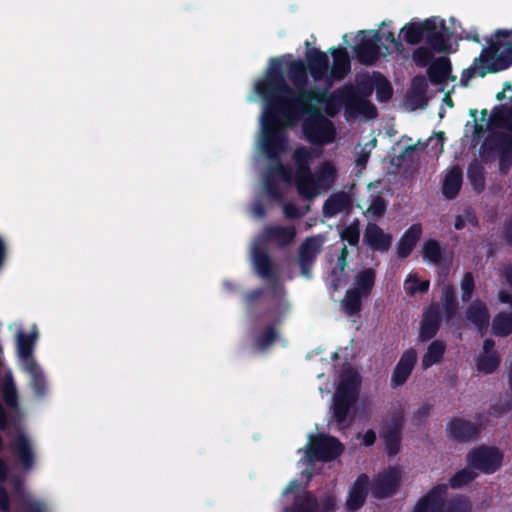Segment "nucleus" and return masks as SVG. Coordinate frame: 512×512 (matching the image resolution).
<instances>
[{
	"label": "nucleus",
	"instance_id": "f257e3e1",
	"mask_svg": "<svg viewBox=\"0 0 512 512\" xmlns=\"http://www.w3.org/2000/svg\"><path fill=\"white\" fill-rule=\"evenodd\" d=\"M308 69L301 59L292 60L287 63V75L293 84L291 87L282 71V60L272 58L270 67L265 76L255 84L256 93L262 98L263 102H270L284 108L285 114L290 118L298 106L295 103V93L309 91Z\"/></svg>",
	"mask_w": 512,
	"mask_h": 512
},
{
	"label": "nucleus",
	"instance_id": "f03ea898",
	"mask_svg": "<svg viewBox=\"0 0 512 512\" xmlns=\"http://www.w3.org/2000/svg\"><path fill=\"white\" fill-rule=\"evenodd\" d=\"M328 89L327 86L325 88L312 86L309 91L296 93L297 98L294 99V104H297L298 109L291 114L289 119L293 122L301 121L307 112L319 111L317 104H324L325 113L331 118L335 117L342 107L345 108L347 116V109L351 106L353 98L354 86L344 85L331 93L327 92Z\"/></svg>",
	"mask_w": 512,
	"mask_h": 512
},
{
	"label": "nucleus",
	"instance_id": "7ed1b4c3",
	"mask_svg": "<svg viewBox=\"0 0 512 512\" xmlns=\"http://www.w3.org/2000/svg\"><path fill=\"white\" fill-rule=\"evenodd\" d=\"M296 124L298 122H293L286 116L284 108L270 102H264L260 146L271 162L279 161L281 155L287 149L285 127Z\"/></svg>",
	"mask_w": 512,
	"mask_h": 512
},
{
	"label": "nucleus",
	"instance_id": "20e7f679",
	"mask_svg": "<svg viewBox=\"0 0 512 512\" xmlns=\"http://www.w3.org/2000/svg\"><path fill=\"white\" fill-rule=\"evenodd\" d=\"M488 46L483 48L481 62L486 63L479 72L480 77L487 73H497L512 66V30L498 29L487 39Z\"/></svg>",
	"mask_w": 512,
	"mask_h": 512
},
{
	"label": "nucleus",
	"instance_id": "39448f33",
	"mask_svg": "<svg viewBox=\"0 0 512 512\" xmlns=\"http://www.w3.org/2000/svg\"><path fill=\"white\" fill-rule=\"evenodd\" d=\"M302 124L305 138L314 145L332 143L336 136V129L331 120L320 111L307 112Z\"/></svg>",
	"mask_w": 512,
	"mask_h": 512
},
{
	"label": "nucleus",
	"instance_id": "423d86ee",
	"mask_svg": "<svg viewBox=\"0 0 512 512\" xmlns=\"http://www.w3.org/2000/svg\"><path fill=\"white\" fill-rule=\"evenodd\" d=\"M343 451L344 445L336 437L319 433L310 436L306 456L311 461L328 462L335 460Z\"/></svg>",
	"mask_w": 512,
	"mask_h": 512
},
{
	"label": "nucleus",
	"instance_id": "0eeeda50",
	"mask_svg": "<svg viewBox=\"0 0 512 512\" xmlns=\"http://www.w3.org/2000/svg\"><path fill=\"white\" fill-rule=\"evenodd\" d=\"M503 457V453L497 447L482 445L468 452L466 462L474 470L483 474H493L500 469Z\"/></svg>",
	"mask_w": 512,
	"mask_h": 512
},
{
	"label": "nucleus",
	"instance_id": "6e6552de",
	"mask_svg": "<svg viewBox=\"0 0 512 512\" xmlns=\"http://www.w3.org/2000/svg\"><path fill=\"white\" fill-rule=\"evenodd\" d=\"M403 424L404 413L398 410L393 412L389 422L380 431L386 453L390 457L396 456L401 450Z\"/></svg>",
	"mask_w": 512,
	"mask_h": 512
},
{
	"label": "nucleus",
	"instance_id": "1a4fd4ad",
	"mask_svg": "<svg viewBox=\"0 0 512 512\" xmlns=\"http://www.w3.org/2000/svg\"><path fill=\"white\" fill-rule=\"evenodd\" d=\"M322 248L323 240L319 235L307 237L299 246L297 262L303 277L311 278L313 266Z\"/></svg>",
	"mask_w": 512,
	"mask_h": 512
},
{
	"label": "nucleus",
	"instance_id": "9d476101",
	"mask_svg": "<svg viewBox=\"0 0 512 512\" xmlns=\"http://www.w3.org/2000/svg\"><path fill=\"white\" fill-rule=\"evenodd\" d=\"M401 482V473L395 467L379 473L372 481L371 493L376 499H386L394 495Z\"/></svg>",
	"mask_w": 512,
	"mask_h": 512
},
{
	"label": "nucleus",
	"instance_id": "9b49d317",
	"mask_svg": "<svg viewBox=\"0 0 512 512\" xmlns=\"http://www.w3.org/2000/svg\"><path fill=\"white\" fill-rule=\"evenodd\" d=\"M364 36L360 42L354 47L357 60L366 66L376 63L380 56V46L378 42L381 40V34L378 31H362Z\"/></svg>",
	"mask_w": 512,
	"mask_h": 512
},
{
	"label": "nucleus",
	"instance_id": "f8f14e48",
	"mask_svg": "<svg viewBox=\"0 0 512 512\" xmlns=\"http://www.w3.org/2000/svg\"><path fill=\"white\" fill-rule=\"evenodd\" d=\"M480 432L479 425L460 417H452L446 425L447 437L457 443L474 441Z\"/></svg>",
	"mask_w": 512,
	"mask_h": 512
},
{
	"label": "nucleus",
	"instance_id": "ddd939ff",
	"mask_svg": "<svg viewBox=\"0 0 512 512\" xmlns=\"http://www.w3.org/2000/svg\"><path fill=\"white\" fill-rule=\"evenodd\" d=\"M251 258L257 275L275 287L278 283V272L268 252L260 245L255 244L251 250Z\"/></svg>",
	"mask_w": 512,
	"mask_h": 512
},
{
	"label": "nucleus",
	"instance_id": "4468645a",
	"mask_svg": "<svg viewBox=\"0 0 512 512\" xmlns=\"http://www.w3.org/2000/svg\"><path fill=\"white\" fill-rule=\"evenodd\" d=\"M483 146H488L491 150L500 153V169L504 170L505 166L509 168L512 165V130L507 132H494L488 135Z\"/></svg>",
	"mask_w": 512,
	"mask_h": 512
},
{
	"label": "nucleus",
	"instance_id": "2eb2a0df",
	"mask_svg": "<svg viewBox=\"0 0 512 512\" xmlns=\"http://www.w3.org/2000/svg\"><path fill=\"white\" fill-rule=\"evenodd\" d=\"M328 53L333 58V64L329 66L326 85L331 88L334 81H342L351 72V60L348 51L343 47H331Z\"/></svg>",
	"mask_w": 512,
	"mask_h": 512
},
{
	"label": "nucleus",
	"instance_id": "dca6fc26",
	"mask_svg": "<svg viewBox=\"0 0 512 512\" xmlns=\"http://www.w3.org/2000/svg\"><path fill=\"white\" fill-rule=\"evenodd\" d=\"M370 478L361 473L350 485L347 493L345 509L347 512H356L363 507L369 494Z\"/></svg>",
	"mask_w": 512,
	"mask_h": 512
},
{
	"label": "nucleus",
	"instance_id": "f3484780",
	"mask_svg": "<svg viewBox=\"0 0 512 512\" xmlns=\"http://www.w3.org/2000/svg\"><path fill=\"white\" fill-rule=\"evenodd\" d=\"M416 363L417 351L414 348L405 350L392 371L390 386L393 389L403 386L409 379Z\"/></svg>",
	"mask_w": 512,
	"mask_h": 512
},
{
	"label": "nucleus",
	"instance_id": "a211bd4d",
	"mask_svg": "<svg viewBox=\"0 0 512 512\" xmlns=\"http://www.w3.org/2000/svg\"><path fill=\"white\" fill-rule=\"evenodd\" d=\"M305 44L307 46L306 67L308 72L314 81H326L327 76L329 75V57L327 53L317 48H310V43L308 41Z\"/></svg>",
	"mask_w": 512,
	"mask_h": 512
},
{
	"label": "nucleus",
	"instance_id": "6ab92c4d",
	"mask_svg": "<svg viewBox=\"0 0 512 512\" xmlns=\"http://www.w3.org/2000/svg\"><path fill=\"white\" fill-rule=\"evenodd\" d=\"M448 485L437 484L418 499L412 512H442Z\"/></svg>",
	"mask_w": 512,
	"mask_h": 512
},
{
	"label": "nucleus",
	"instance_id": "aec40b11",
	"mask_svg": "<svg viewBox=\"0 0 512 512\" xmlns=\"http://www.w3.org/2000/svg\"><path fill=\"white\" fill-rule=\"evenodd\" d=\"M441 326V314L438 305H430L423 312L418 340L428 342L438 333Z\"/></svg>",
	"mask_w": 512,
	"mask_h": 512
},
{
	"label": "nucleus",
	"instance_id": "412c9836",
	"mask_svg": "<svg viewBox=\"0 0 512 512\" xmlns=\"http://www.w3.org/2000/svg\"><path fill=\"white\" fill-rule=\"evenodd\" d=\"M363 242L373 251L387 252L392 244V236L385 233L376 223H368L364 231Z\"/></svg>",
	"mask_w": 512,
	"mask_h": 512
},
{
	"label": "nucleus",
	"instance_id": "4be33fe9",
	"mask_svg": "<svg viewBox=\"0 0 512 512\" xmlns=\"http://www.w3.org/2000/svg\"><path fill=\"white\" fill-rule=\"evenodd\" d=\"M434 29V20L426 19L424 21H411L405 24L400 32L409 45H417L425 39L427 32Z\"/></svg>",
	"mask_w": 512,
	"mask_h": 512
},
{
	"label": "nucleus",
	"instance_id": "5701e85b",
	"mask_svg": "<svg viewBox=\"0 0 512 512\" xmlns=\"http://www.w3.org/2000/svg\"><path fill=\"white\" fill-rule=\"evenodd\" d=\"M296 237L294 226L267 225L262 232V239L266 242H276L279 246H288Z\"/></svg>",
	"mask_w": 512,
	"mask_h": 512
},
{
	"label": "nucleus",
	"instance_id": "b1692460",
	"mask_svg": "<svg viewBox=\"0 0 512 512\" xmlns=\"http://www.w3.org/2000/svg\"><path fill=\"white\" fill-rule=\"evenodd\" d=\"M357 400L334 394L331 406L333 418L339 428H347L353 418H349L350 411Z\"/></svg>",
	"mask_w": 512,
	"mask_h": 512
},
{
	"label": "nucleus",
	"instance_id": "393cba45",
	"mask_svg": "<svg viewBox=\"0 0 512 512\" xmlns=\"http://www.w3.org/2000/svg\"><path fill=\"white\" fill-rule=\"evenodd\" d=\"M11 448L20 464L25 470L34 465V454L30 439L24 434H18L11 444Z\"/></svg>",
	"mask_w": 512,
	"mask_h": 512
},
{
	"label": "nucleus",
	"instance_id": "a878e982",
	"mask_svg": "<svg viewBox=\"0 0 512 512\" xmlns=\"http://www.w3.org/2000/svg\"><path fill=\"white\" fill-rule=\"evenodd\" d=\"M422 234L420 224L411 225L400 237L397 243V255L401 259L407 258L416 247Z\"/></svg>",
	"mask_w": 512,
	"mask_h": 512
},
{
	"label": "nucleus",
	"instance_id": "bb28decb",
	"mask_svg": "<svg viewBox=\"0 0 512 512\" xmlns=\"http://www.w3.org/2000/svg\"><path fill=\"white\" fill-rule=\"evenodd\" d=\"M463 184V172L458 165L453 166L445 175L441 191L448 200L455 199L461 190Z\"/></svg>",
	"mask_w": 512,
	"mask_h": 512
},
{
	"label": "nucleus",
	"instance_id": "cd10ccee",
	"mask_svg": "<svg viewBox=\"0 0 512 512\" xmlns=\"http://www.w3.org/2000/svg\"><path fill=\"white\" fill-rule=\"evenodd\" d=\"M466 318L479 332L486 330L490 320L486 304L479 299L474 300L466 309Z\"/></svg>",
	"mask_w": 512,
	"mask_h": 512
},
{
	"label": "nucleus",
	"instance_id": "c85d7f7f",
	"mask_svg": "<svg viewBox=\"0 0 512 512\" xmlns=\"http://www.w3.org/2000/svg\"><path fill=\"white\" fill-rule=\"evenodd\" d=\"M360 383V377L356 372L351 370L346 371L341 377L335 394L357 400Z\"/></svg>",
	"mask_w": 512,
	"mask_h": 512
},
{
	"label": "nucleus",
	"instance_id": "c756f323",
	"mask_svg": "<svg viewBox=\"0 0 512 512\" xmlns=\"http://www.w3.org/2000/svg\"><path fill=\"white\" fill-rule=\"evenodd\" d=\"M351 205V199L347 193L340 191L331 194L323 204V214L326 217H333L348 209Z\"/></svg>",
	"mask_w": 512,
	"mask_h": 512
},
{
	"label": "nucleus",
	"instance_id": "7c9ffc66",
	"mask_svg": "<svg viewBox=\"0 0 512 512\" xmlns=\"http://www.w3.org/2000/svg\"><path fill=\"white\" fill-rule=\"evenodd\" d=\"M451 63L447 57L436 59L427 68V76L433 85L443 84L451 74Z\"/></svg>",
	"mask_w": 512,
	"mask_h": 512
},
{
	"label": "nucleus",
	"instance_id": "2f4dec72",
	"mask_svg": "<svg viewBox=\"0 0 512 512\" xmlns=\"http://www.w3.org/2000/svg\"><path fill=\"white\" fill-rule=\"evenodd\" d=\"M25 370L30 375V387L38 397H44L47 391L44 373L35 360L25 364Z\"/></svg>",
	"mask_w": 512,
	"mask_h": 512
},
{
	"label": "nucleus",
	"instance_id": "473e14b6",
	"mask_svg": "<svg viewBox=\"0 0 512 512\" xmlns=\"http://www.w3.org/2000/svg\"><path fill=\"white\" fill-rule=\"evenodd\" d=\"M359 114L364 115L368 119H373L377 116V108L367 99L356 95V91L354 90L351 106L347 109V119L355 118Z\"/></svg>",
	"mask_w": 512,
	"mask_h": 512
},
{
	"label": "nucleus",
	"instance_id": "72a5a7b5",
	"mask_svg": "<svg viewBox=\"0 0 512 512\" xmlns=\"http://www.w3.org/2000/svg\"><path fill=\"white\" fill-rule=\"evenodd\" d=\"M319 190H329L338 178L337 170L331 162H323L313 174Z\"/></svg>",
	"mask_w": 512,
	"mask_h": 512
},
{
	"label": "nucleus",
	"instance_id": "f704fd0d",
	"mask_svg": "<svg viewBox=\"0 0 512 512\" xmlns=\"http://www.w3.org/2000/svg\"><path fill=\"white\" fill-rule=\"evenodd\" d=\"M446 351V343L443 340L432 341L421 360V367L427 370L431 366L438 364L442 361Z\"/></svg>",
	"mask_w": 512,
	"mask_h": 512
},
{
	"label": "nucleus",
	"instance_id": "c9c22d12",
	"mask_svg": "<svg viewBox=\"0 0 512 512\" xmlns=\"http://www.w3.org/2000/svg\"><path fill=\"white\" fill-rule=\"evenodd\" d=\"M295 186L298 194L304 199L311 200L317 196L319 188L312 172L299 176L295 174Z\"/></svg>",
	"mask_w": 512,
	"mask_h": 512
},
{
	"label": "nucleus",
	"instance_id": "e433bc0d",
	"mask_svg": "<svg viewBox=\"0 0 512 512\" xmlns=\"http://www.w3.org/2000/svg\"><path fill=\"white\" fill-rule=\"evenodd\" d=\"M442 310L447 321L453 320L459 310V303L456 297L455 288L452 285H446L443 288L441 297Z\"/></svg>",
	"mask_w": 512,
	"mask_h": 512
},
{
	"label": "nucleus",
	"instance_id": "4c0bfd02",
	"mask_svg": "<svg viewBox=\"0 0 512 512\" xmlns=\"http://www.w3.org/2000/svg\"><path fill=\"white\" fill-rule=\"evenodd\" d=\"M319 503L316 497L309 491L295 497L293 504L285 509V512H318Z\"/></svg>",
	"mask_w": 512,
	"mask_h": 512
},
{
	"label": "nucleus",
	"instance_id": "58836bf2",
	"mask_svg": "<svg viewBox=\"0 0 512 512\" xmlns=\"http://www.w3.org/2000/svg\"><path fill=\"white\" fill-rule=\"evenodd\" d=\"M467 178L472 189L480 194L485 189V169L477 159H473L467 167Z\"/></svg>",
	"mask_w": 512,
	"mask_h": 512
},
{
	"label": "nucleus",
	"instance_id": "ea45409f",
	"mask_svg": "<svg viewBox=\"0 0 512 512\" xmlns=\"http://www.w3.org/2000/svg\"><path fill=\"white\" fill-rule=\"evenodd\" d=\"M281 322L280 318H276L274 323L267 325L262 332L254 340V348L257 351H266L278 339L279 335L275 328Z\"/></svg>",
	"mask_w": 512,
	"mask_h": 512
},
{
	"label": "nucleus",
	"instance_id": "a19ab883",
	"mask_svg": "<svg viewBox=\"0 0 512 512\" xmlns=\"http://www.w3.org/2000/svg\"><path fill=\"white\" fill-rule=\"evenodd\" d=\"M376 272L373 268H366L361 270L355 277V287L352 288L358 291L364 298H367L375 285Z\"/></svg>",
	"mask_w": 512,
	"mask_h": 512
},
{
	"label": "nucleus",
	"instance_id": "79ce46f5",
	"mask_svg": "<svg viewBox=\"0 0 512 512\" xmlns=\"http://www.w3.org/2000/svg\"><path fill=\"white\" fill-rule=\"evenodd\" d=\"M292 160L296 167L295 174L302 176L311 172L312 153L307 147L300 146L296 148L292 154Z\"/></svg>",
	"mask_w": 512,
	"mask_h": 512
},
{
	"label": "nucleus",
	"instance_id": "37998d69",
	"mask_svg": "<svg viewBox=\"0 0 512 512\" xmlns=\"http://www.w3.org/2000/svg\"><path fill=\"white\" fill-rule=\"evenodd\" d=\"M490 123L497 128L512 130V107L496 106L492 111Z\"/></svg>",
	"mask_w": 512,
	"mask_h": 512
},
{
	"label": "nucleus",
	"instance_id": "c03bdc74",
	"mask_svg": "<svg viewBox=\"0 0 512 512\" xmlns=\"http://www.w3.org/2000/svg\"><path fill=\"white\" fill-rule=\"evenodd\" d=\"M492 332L498 337L512 334V313L499 312L493 319Z\"/></svg>",
	"mask_w": 512,
	"mask_h": 512
},
{
	"label": "nucleus",
	"instance_id": "a18cd8bd",
	"mask_svg": "<svg viewBox=\"0 0 512 512\" xmlns=\"http://www.w3.org/2000/svg\"><path fill=\"white\" fill-rule=\"evenodd\" d=\"M477 477L478 473L468 466L457 471L452 477H450L448 483L444 484L448 485V488L460 489L473 482Z\"/></svg>",
	"mask_w": 512,
	"mask_h": 512
},
{
	"label": "nucleus",
	"instance_id": "49530a36",
	"mask_svg": "<svg viewBox=\"0 0 512 512\" xmlns=\"http://www.w3.org/2000/svg\"><path fill=\"white\" fill-rule=\"evenodd\" d=\"M362 298H364V295L358 291L348 289L344 299L342 300V306L345 313L350 316L358 314L362 308Z\"/></svg>",
	"mask_w": 512,
	"mask_h": 512
},
{
	"label": "nucleus",
	"instance_id": "de8ad7c7",
	"mask_svg": "<svg viewBox=\"0 0 512 512\" xmlns=\"http://www.w3.org/2000/svg\"><path fill=\"white\" fill-rule=\"evenodd\" d=\"M422 254L424 259L434 264H440L444 260L443 249L439 241L435 239H429L424 242Z\"/></svg>",
	"mask_w": 512,
	"mask_h": 512
},
{
	"label": "nucleus",
	"instance_id": "09e8293b",
	"mask_svg": "<svg viewBox=\"0 0 512 512\" xmlns=\"http://www.w3.org/2000/svg\"><path fill=\"white\" fill-rule=\"evenodd\" d=\"M442 512H472V503L465 495H456L444 500Z\"/></svg>",
	"mask_w": 512,
	"mask_h": 512
},
{
	"label": "nucleus",
	"instance_id": "8fccbe9b",
	"mask_svg": "<svg viewBox=\"0 0 512 512\" xmlns=\"http://www.w3.org/2000/svg\"><path fill=\"white\" fill-rule=\"evenodd\" d=\"M427 47L432 51L441 53L447 50V40L444 34L437 30L436 22L434 21V29L429 30L425 37Z\"/></svg>",
	"mask_w": 512,
	"mask_h": 512
},
{
	"label": "nucleus",
	"instance_id": "3c124183",
	"mask_svg": "<svg viewBox=\"0 0 512 512\" xmlns=\"http://www.w3.org/2000/svg\"><path fill=\"white\" fill-rule=\"evenodd\" d=\"M376 99L380 103L388 102L393 96L391 83L380 73L375 75Z\"/></svg>",
	"mask_w": 512,
	"mask_h": 512
},
{
	"label": "nucleus",
	"instance_id": "603ef678",
	"mask_svg": "<svg viewBox=\"0 0 512 512\" xmlns=\"http://www.w3.org/2000/svg\"><path fill=\"white\" fill-rule=\"evenodd\" d=\"M34 338L30 334L20 333L17 340V349L20 357L25 360V364L32 358Z\"/></svg>",
	"mask_w": 512,
	"mask_h": 512
},
{
	"label": "nucleus",
	"instance_id": "864d4df0",
	"mask_svg": "<svg viewBox=\"0 0 512 512\" xmlns=\"http://www.w3.org/2000/svg\"><path fill=\"white\" fill-rule=\"evenodd\" d=\"M340 238L342 241L347 242L350 246H358L360 239V223L355 219L348 226H345L340 231Z\"/></svg>",
	"mask_w": 512,
	"mask_h": 512
},
{
	"label": "nucleus",
	"instance_id": "5fc2aeb1",
	"mask_svg": "<svg viewBox=\"0 0 512 512\" xmlns=\"http://www.w3.org/2000/svg\"><path fill=\"white\" fill-rule=\"evenodd\" d=\"M2 396L5 404L10 408H16L18 406V395L16 386L11 376L6 377L3 387Z\"/></svg>",
	"mask_w": 512,
	"mask_h": 512
},
{
	"label": "nucleus",
	"instance_id": "6e6d98bb",
	"mask_svg": "<svg viewBox=\"0 0 512 512\" xmlns=\"http://www.w3.org/2000/svg\"><path fill=\"white\" fill-rule=\"evenodd\" d=\"M499 365L500 358L496 353L483 355L479 357L477 361V369L486 374L495 372Z\"/></svg>",
	"mask_w": 512,
	"mask_h": 512
},
{
	"label": "nucleus",
	"instance_id": "4d7b16f0",
	"mask_svg": "<svg viewBox=\"0 0 512 512\" xmlns=\"http://www.w3.org/2000/svg\"><path fill=\"white\" fill-rule=\"evenodd\" d=\"M461 299L463 302H468L473 296L475 290V279L472 272H466L460 283Z\"/></svg>",
	"mask_w": 512,
	"mask_h": 512
},
{
	"label": "nucleus",
	"instance_id": "13d9d810",
	"mask_svg": "<svg viewBox=\"0 0 512 512\" xmlns=\"http://www.w3.org/2000/svg\"><path fill=\"white\" fill-rule=\"evenodd\" d=\"M264 189L266 194L273 199H280L282 197L277 179L270 170H268L264 177Z\"/></svg>",
	"mask_w": 512,
	"mask_h": 512
},
{
	"label": "nucleus",
	"instance_id": "bf43d9fd",
	"mask_svg": "<svg viewBox=\"0 0 512 512\" xmlns=\"http://www.w3.org/2000/svg\"><path fill=\"white\" fill-rule=\"evenodd\" d=\"M433 58V51L428 47H418L412 54V59L418 67H426Z\"/></svg>",
	"mask_w": 512,
	"mask_h": 512
},
{
	"label": "nucleus",
	"instance_id": "052dcab7",
	"mask_svg": "<svg viewBox=\"0 0 512 512\" xmlns=\"http://www.w3.org/2000/svg\"><path fill=\"white\" fill-rule=\"evenodd\" d=\"M386 210L387 201L381 195H377L372 199L371 204L367 209V213L371 214L375 218H381L384 216Z\"/></svg>",
	"mask_w": 512,
	"mask_h": 512
},
{
	"label": "nucleus",
	"instance_id": "680f3d73",
	"mask_svg": "<svg viewBox=\"0 0 512 512\" xmlns=\"http://www.w3.org/2000/svg\"><path fill=\"white\" fill-rule=\"evenodd\" d=\"M276 163L275 166L271 167L269 170L274 174L275 178H280L284 182L292 181V168L289 165H285L281 163V159L279 161H274Z\"/></svg>",
	"mask_w": 512,
	"mask_h": 512
},
{
	"label": "nucleus",
	"instance_id": "e2e57ef3",
	"mask_svg": "<svg viewBox=\"0 0 512 512\" xmlns=\"http://www.w3.org/2000/svg\"><path fill=\"white\" fill-rule=\"evenodd\" d=\"M264 289L256 288L254 290L249 291L244 296V302L246 306V310L250 314H254L256 310L257 301L263 296Z\"/></svg>",
	"mask_w": 512,
	"mask_h": 512
},
{
	"label": "nucleus",
	"instance_id": "0e129e2a",
	"mask_svg": "<svg viewBox=\"0 0 512 512\" xmlns=\"http://www.w3.org/2000/svg\"><path fill=\"white\" fill-rule=\"evenodd\" d=\"M433 405L430 403H424L422 404L414 413L412 416V423L414 426H421L423 425L427 418L429 417L431 411H432Z\"/></svg>",
	"mask_w": 512,
	"mask_h": 512
},
{
	"label": "nucleus",
	"instance_id": "69168bd1",
	"mask_svg": "<svg viewBox=\"0 0 512 512\" xmlns=\"http://www.w3.org/2000/svg\"><path fill=\"white\" fill-rule=\"evenodd\" d=\"M356 91V95L359 97H363L367 99L375 89V78L372 79L370 77H365L360 82H358L357 87H354Z\"/></svg>",
	"mask_w": 512,
	"mask_h": 512
},
{
	"label": "nucleus",
	"instance_id": "338daca9",
	"mask_svg": "<svg viewBox=\"0 0 512 512\" xmlns=\"http://www.w3.org/2000/svg\"><path fill=\"white\" fill-rule=\"evenodd\" d=\"M22 512H49V510L45 502L27 497L22 501Z\"/></svg>",
	"mask_w": 512,
	"mask_h": 512
},
{
	"label": "nucleus",
	"instance_id": "774afa93",
	"mask_svg": "<svg viewBox=\"0 0 512 512\" xmlns=\"http://www.w3.org/2000/svg\"><path fill=\"white\" fill-rule=\"evenodd\" d=\"M427 88L428 84L424 76L416 75L415 77H413L411 82V89L415 96L424 99Z\"/></svg>",
	"mask_w": 512,
	"mask_h": 512
}]
</instances>
